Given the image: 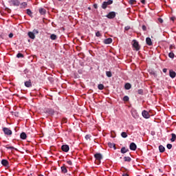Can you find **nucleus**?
<instances>
[{"instance_id": "nucleus-1", "label": "nucleus", "mask_w": 176, "mask_h": 176, "mask_svg": "<svg viewBox=\"0 0 176 176\" xmlns=\"http://www.w3.org/2000/svg\"><path fill=\"white\" fill-rule=\"evenodd\" d=\"M113 3V1L112 0H108L107 1H104L101 6L102 9H107L109 5H112Z\"/></svg>"}, {"instance_id": "nucleus-2", "label": "nucleus", "mask_w": 176, "mask_h": 176, "mask_svg": "<svg viewBox=\"0 0 176 176\" xmlns=\"http://www.w3.org/2000/svg\"><path fill=\"white\" fill-rule=\"evenodd\" d=\"M3 131L6 135H12V130L9 129V128H3Z\"/></svg>"}, {"instance_id": "nucleus-3", "label": "nucleus", "mask_w": 176, "mask_h": 176, "mask_svg": "<svg viewBox=\"0 0 176 176\" xmlns=\"http://www.w3.org/2000/svg\"><path fill=\"white\" fill-rule=\"evenodd\" d=\"M142 115L143 118H144V119H149V118H151V114H149V112H148L146 110H144L142 112Z\"/></svg>"}, {"instance_id": "nucleus-4", "label": "nucleus", "mask_w": 176, "mask_h": 176, "mask_svg": "<svg viewBox=\"0 0 176 176\" xmlns=\"http://www.w3.org/2000/svg\"><path fill=\"white\" fill-rule=\"evenodd\" d=\"M106 17H107V19H115V17H116V12H110L107 16Z\"/></svg>"}, {"instance_id": "nucleus-5", "label": "nucleus", "mask_w": 176, "mask_h": 176, "mask_svg": "<svg viewBox=\"0 0 176 176\" xmlns=\"http://www.w3.org/2000/svg\"><path fill=\"white\" fill-rule=\"evenodd\" d=\"M67 168V167L65 165V164H63V166L60 167L61 172L63 173V174H67V173H68V169Z\"/></svg>"}, {"instance_id": "nucleus-6", "label": "nucleus", "mask_w": 176, "mask_h": 176, "mask_svg": "<svg viewBox=\"0 0 176 176\" xmlns=\"http://www.w3.org/2000/svg\"><path fill=\"white\" fill-rule=\"evenodd\" d=\"M133 47L135 49L137 52L140 50V44H138V41L135 40H133Z\"/></svg>"}, {"instance_id": "nucleus-7", "label": "nucleus", "mask_w": 176, "mask_h": 176, "mask_svg": "<svg viewBox=\"0 0 176 176\" xmlns=\"http://www.w3.org/2000/svg\"><path fill=\"white\" fill-rule=\"evenodd\" d=\"M61 149L63 152H68L69 151V146L67 144L62 145Z\"/></svg>"}, {"instance_id": "nucleus-8", "label": "nucleus", "mask_w": 176, "mask_h": 176, "mask_svg": "<svg viewBox=\"0 0 176 176\" xmlns=\"http://www.w3.org/2000/svg\"><path fill=\"white\" fill-rule=\"evenodd\" d=\"M129 148L131 151H135L137 149V144H135L134 142L131 143Z\"/></svg>"}, {"instance_id": "nucleus-9", "label": "nucleus", "mask_w": 176, "mask_h": 176, "mask_svg": "<svg viewBox=\"0 0 176 176\" xmlns=\"http://www.w3.org/2000/svg\"><path fill=\"white\" fill-rule=\"evenodd\" d=\"M146 43L148 45V46H152V45H153V43H152V39H151L149 37L146 38Z\"/></svg>"}, {"instance_id": "nucleus-10", "label": "nucleus", "mask_w": 176, "mask_h": 176, "mask_svg": "<svg viewBox=\"0 0 176 176\" xmlns=\"http://www.w3.org/2000/svg\"><path fill=\"white\" fill-rule=\"evenodd\" d=\"M13 6H20V1L19 0H11Z\"/></svg>"}, {"instance_id": "nucleus-11", "label": "nucleus", "mask_w": 176, "mask_h": 176, "mask_svg": "<svg viewBox=\"0 0 176 176\" xmlns=\"http://www.w3.org/2000/svg\"><path fill=\"white\" fill-rule=\"evenodd\" d=\"M1 164L4 167H8L9 166V162H8L7 160H1Z\"/></svg>"}, {"instance_id": "nucleus-12", "label": "nucleus", "mask_w": 176, "mask_h": 176, "mask_svg": "<svg viewBox=\"0 0 176 176\" xmlns=\"http://www.w3.org/2000/svg\"><path fill=\"white\" fill-rule=\"evenodd\" d=\"M38 12L42 16H45V14H46V9L45 8H40L38 9Z\"/></svg>"}, {"instance_id": "nucleus-13", "label": "nucleus", "mask_w": 176, "mask_h": 176, "mask_svg": "<svg viewBox=\"0 0 176 176\" xmlns=\"http://www.w3.org/2000/svg\"><path fill=\"white\" fill-rule=\"evenodd\" d=\"M94 157L100 162L102 159V155L100 153H96L94 155Z\"/></svg>"}, {"instance_id": "nucleus-14", "label": "nucleus", "mask_w": 176, "mask_h": 176, "mask_svg": "<svg viewBox=\"0 0 176 176\" xmlns=\"http://www.w3.org/2000/svg\"><path fill=\"white\" fill-rule=\"evenodd\" d=\"M169 76H170L172 78V79H174V78H175V76H176L175 72H174L173 70H170L169 71Z\"/></svg>"}, {"instance_id": "nucleus-15", "label": "nucleus", "mask_w": 176, "mask_h": 176, "mask_svg": "<svg viewBox=\"0 0 176 176\" xmlns=\"http://www.w3.org/2000/svg\"><path fill=\"white\" fill-rule=\"evenodd\" d=\"M111 42H112V38H106L104 41V43H105V45H110Z\"/></svg>"}, {"instance_id": "nucleus-16", "label": "nucleus", "mask_w": 176, "mask_h": 176, "mask_svg": "<svg viewBox=\"0 0 176 176\" xmlns=\"http://www.w3.org/2000/svg\"><path fill=\"white\" fill-rule=\"evenodd\" d=\"M25 86L26 87H31L32 86V84L31 83V80L25 82Z\"/></svg>"}, {"instance_id": "nucleus-17", "label": "nucleus", "mask_w": 176, "mask_h": 176, "mask_svg": "<svg viewBox=\"0 0 176 176\" xmlns=\"http://www.w3.org/2000/svg\"><path fill=\"white\" fill-rule=\"evenodd\" d=\"M28 36L30 39H34L35 38V34L32 32H29Z\"/></svg>"}, {"instance_id": "nucleus-18", "label": "nucleus", "mask_w": 176, "mask_h": 176, "mask_svg": "<svg viewBox=\"0 0 176 176\" xmlns=\"http://www.w3.org/2000/svg\"><path fill=\"white\" fill-rule=\"evenodd\" d=\"M20 137H21V140H26L27 134L25 132H23L21 133Z\"/></svg>"}, {"instance_id": "nucleus-19", "label": "nucleus", "mask_w": 176, "mask_h": 176, "mask_svg": "<svg viewBox=\"0 0 176 176\" xmlns=\"http://www.w3.org/2000/svg\"><path fill=\"white\" fill-rule=\"evenodd\" d=\"M129 152V148H126V147L123 146L121 148V153H127Z\"/></svg>"}, {"instance_id": "nucleus-20", "label": "nucleus", "mask_w": 176, "mask_h": 176, "mask_svg": "<svg viewBox=\"0 0 176 176\" xmlns=\"http://www.w3.org/2000/svg\"><path fill=\"white\" fill-rule=\"evenodd\" d=\"M159 151L161 153H163V152H164V151H166V148L163 146V145H160Z\"/></svg>"}, {"instance_id": "nucleus-21", "label": "nucleus", "mask_w": 176, "mask_h": 176, "mask_svg": "<svg viewBox=\"0 0 176 176\" xmlns=\"http://www.w3.org/2000/svg\"><path fill=\"white\" fill-rule=\"evenodd\" d=\"M47 113H49V115H54V110L52 109H49L46 111Z\"/></svg>"}, {"instance_id": "nucleus-22", "label": "nucleus", "mask_w": 176, "mask_h": 176, "mask_svg": "<svg viewBox=\"0 0 176 176\" xmlns=\"http://www.w3.org/2000/svg\"><path fill=\"white\" fill-rule=\"evenodd\" d=\"M172 138L170 139L171 142H175L176 140V135L175 133H171Z\"/></svg>"}, {"instance_id": "nucleus-23", "label": "nucleus", "mask_w": 176, "mask_h": 176, "mask_svg": "<svg viewBox=\"0 0 176 176\" xmlns=\"http://www.w3.org/2000/svg\"><path fill=\"white\" fill-rule=\"evenodd\" d=\"M108 146L109 148H113L115 150L116 149V146L115 145V144L111 143V142H109L108 143Z\"/></svg>"}, {"instance_id": "nucleus-24", "label": "nucleus", "mask_w": 176, "mask_h": 176, "mask_svg": "<svg viewBox=\"0 0 176 176\" xmlns=\"http://www.w3.org/2000/svg\"><path fill=\"white\" fill-rule=\"evenodd\" d=\"M21 9H25L27 8V2H23L21 4Z\"/></svg>"}, {"instance_id": "nucleus-25", "label": "nucleus", "mask_w": 176, "mask_h": 176, "mask_svg": "<svg viewBox=\"0 0 176 176\" xmlns=\"http://www.w3.org/2000/svg\"><path fill=\"white\" fill-rule=\"evenodd\" d=\"M50 39H52V41H56V39H57V35L54 34H51Z\"/></svg>"}, {"instance_id": "nucleus-26", "label": "nucleus", "mask_w": 176, "mask_h": 176, "mask_svg": "<svg viewBox=\"0 0 176 176\" xmlns=\"http://www.w3.org/2000/svg\"><path fill=\"white\" fill-rule=\"evenodd\" d=\"M124 87L126 90H130V89H131V85L130 83H126L125 84Z\"/></svg>"}, {"instance_id": "nucleus-27", "label": "nucleus", "mask_w": 176, "mask_h": 176, "mask_svg": "<svg viewBox=\"0 0 176 176\" xmlns=\"http://www.w3.org/2000/svg\"><path fill=\"white\" fill-rule=\"evenodd\" d=\"M168 57L170 58H174V57H175V54H174L173 51H170V52L168 54Z\"/></svg>"}, {"instance_id": "nucleus-28", "label": "nucleus", "mask_w": 176, "mask_h": 176, "mask_svg": "<svg viewBox=\"0 0 176 176\" xmlns=\"http://www.w3.org/2000/svg\"><path fill=\"white\" fill-rule=\"evenodd\" d=\"M26 12L28 16H30V17H32V11H31V10L28 9L26 10Z\"/></svg>"}, {"instance_id": "nucleus-29", "label": "nucleus", "mask_w": 176, "mask_h": 176, "mask_svg": "<svg viewBox=\"0 0 176 176\" xmlns=\"http://www.w3.org/2000/svg\"><path fill=\"white\" fill-rule=\"evenodd\" d=\"M124 161L130 162H131V157H124Z\"/></svg>"}, {"instance_id": "nucleus-30", "label": "nucleus", "mask_w": 176, "mask_h": 176, "mask_svg": "<svg viewBox=\"0 0 176 176\" xmlns=\"http://www.w3.org/2000/svg\"><path fill=\"white\" fill-rule=\"evenodd\" d=\"M106 75L107 78H112V72H106Z\"/></svg>"}, {"instance_id": "nucleus-31", "label": "nucleus", "mask_w": 176, "mask_h": 176, "mask_svg": "<svg viewBox=\"0 0 176 176\" xmlns=\"http://www.w3.org/2000/svg\"><path fill=\"white\" fill-rule=\"evenodd\" d=\"M104 85L102 84H99L98 86V88L99 90H104Z\"/></svg>"}, {"instance_id": "nucleus-32", "label": "nucleus", "mask_w": 176, "mask_h": 176, "mask_svg": "<svg viewBox=\"0 0 176 176\" xmlns=\"http://www.w3.org/2000/svg\"><path fill=\"white\" fill-rule=\"evenodd\" d=\"M121 136L122 138H127V133L126 132H122Z\"/></svg>"}, {"instance_id": "nucleus-33", "label": "nucleus", "mask_w": 176, "mask_h": 176, "mask_svg": "<svg viewBox=\"0 0 176 176\" xmlns=\"http://www.w3.org/2000/svg\"><path fill=\"white\" fill-rule=\"evenodd\" d=\"M16 57L17 58H23V57H24V55H23V54L21 53H19L17 54Z\"/></svg>"}, {"instance_id": "nucleus-34", "label": "nucleus", "mask_w": 176, "mask_h": 176, "mask_svg": "<svg viewBox=\"0 0 176 176\" xmlns=\"http://www.w3.org/2000/svg\"><path fill=\"white\" fill-rule=\"evenodd\" d=\"M34 35H37V34H39V31L36 29H34L33 32H32Z\"/></svg>"}, {"instance_id": "nucleus-35", "label": "nucleus", "mask_w": 176, "mask_h": 176, "mask_svg": "<svg viewBox=\"0 0 176 176\" xmlns=\"http://www.w3.org/2000/svg\"><path fill=\"white\" fill-rule=\"evenodd\" d=\"M123 100H124V101L127 102V101H129V100H130V98H129V96H124Z\"/></svg>"}, {"instance_id": "nucleus-36", "label": "nucleus", "mask_w": 176, "mask_h": 176, "mask_svg": "<svg viewBox=\"0 0 176 176\" xmlns=\"http://www.w3.org/2000/svg\"><path fill=\"white\" fill-rule=\"evenodd\" d=\"M173 49H175V45H170L169 46V50H170V52L173 50Z\"/></svg>"}, {"instance_id": "nucleus-37", "label": "nucleus", "mask_w": 176, "mask_h": 176, "mask_svg": "<svg viewBox=\"0 0 176 176\" xmlns=\"http://www.w3.org/2000/svg\"><path fill=\"white\" fill-rule=\"evenodd\" d=\"M135 2H137L135 0H130L129 1L130 5H134V3H135Z\"/></svg>"}, {"instance_id": "nucleus-38", "label": "nucleus", "mask_w": 176, "mask_h": 176, "mask_svg": "<svg viewBox=\"0 0 176 176\" xmlns=\"http://www.w3.org/2000/svg\"><path fill=\"white\" fill-rule=\"evenodd\" d=\"M48 80H50V82H54V80L53 79V77H51V76L48 77Z\"/></svg>"}, {"instance_id": "nucleus-39", "label": "nucleus", "mask_w": 176, "mask_h": 176, "mask_svg": "<svg viewBox=\"0 0 176 176\" xmlns=\"http://www.w3.org/2000/svg\"><path fill=\"white\" fill-rule=\"evenodd\" d=\"M166 146H167V148H168V149H171V148H173V144H168Z\"/></svg>"}, {"instance_id": "nucleus-40", "label": "nucleus", "mask_w": 176, "mask_h": 176, "mask_svg": "<svg viewBox=\"0 0 176 176\" xmlns=\"http://www.w3.org/2000/svg\"><path fill=\"white\" fill-rule=\"evenodd\" d=\"M6 149H11V150H13V149H16L14 146H6Z\"/></svg>"}, {"instance_id": "nucleus-41", "label": "nucleus", "mask_w": 176, "mask_h": 176, "mask_svg": "<svg viewBox=\"0 0 176 176\" xmlns=\"http://www.w3.org/2000/svg\"><path fill=\"white\" fill-rule=\"evenodd\" d=\"M66 163H67V164H69V166H72V161H71V160H67L66 162Z\"/></svg>"}, {"instance_id": "nucleus-42", "label": "nucleus", "mask_w": 176, "mask_h": 176, "mask_svg": "<svg viewBox=\"0 0 176 176\" xmlns=\"http://www.w3.org/2000/svg\"><path fill=\"white\" fill-rule=\"evenodd\" d=\"M138 94H143L144 91H143L142 89H139V90L138 91Z\"/></svg>"}, {"instance_id": "nucleus-43", "label": "nucleus", "mask_w": 176, "mask_h": 176, "mask_svg": "<svg viewBox=\"0 0 176 176\" xmlns=\"http://www.w3.org/2000/svg\"><path fill=\"white\" fill-rule=\"evenodd\" d=\"M96 36H98V37L101 36V33H100V32H97L96 33Z\"/></svg>"}, {"instance_id": "nucleus-44", "label": "nucleus", "mask_w": 176, "mask_h": 176, "mask_svg": "<svg viewBox=\"0 0 176 176\" xmlns=\"http://www.w3.org/2000/svg\"><path fill=\"white\" fill-rule=\"evenodd\" d=\"M62 122H63V123H67V118H63L62 119Z\"/></svg>"}, {"instance_id": "nucleus-45", "label": "nucleus", "mask_w": 176, "mask_h": 176, "mask_svg": "<svg viewBox=\"0 0 176 176\" xmlns=\"http://www.w3.org/2000/svg\"><path fill=\"white\" fill-rule=\"evenodd\" d=\"M143 31H146V26H145V25H143L142 27Z\"/></svg>"}, {"instance_id": "nucleus-46", "label": "nucleus", "mask_w": 176, "mask_h": 176, "mask_svg": "<svg viewBox=\"0 0 176 176\" xmlns=\"http://www.w3.org/2000/svg\"><path fill=\"white\" fill-rule=\"evenodd\" d=\"M130 26H126L125 28H124V30H125V31H129V30H130Z\"/></svg>"}, {"instance_id": "nucleus-47", "label": "nucleus", "mask_w": 176, "mask_h": 176, "mask_svg": "<svg viewBox=\"0 0 176 176\" xmlns=\"http://www.w3.org/2000/svg\"><path fill=\"white\" fill-rule=\"evenodd\" d=\"M158 21L162 24L163 23V19L162 18H159Z\"/></svg>"}, {"instance_id": "nucleus-48", "label": "nucleus", "mask_w": 176, "mask_h": 176, "mask_svg": "<svg viewBox=\"0 0 176 176\" xmlns=\"http://www.w3.org/2000/svg\"><path fill=\"white\" fill-rule=\"evenodd\" d=\"M140 2L143 4L145 5V3H146L145 0H140Z\"/></svg>"}, {"instance_id": "nucleus-49", "label": "nucleus", "mask_w": 176, "mask_h": 176, "mask_svg": "<svg viewBox=\"0 0 176 176\" xmlns=\"http://www.w3.org/2000/svg\"><path fill=\"white\" fill-rule=\"evenodd\" d=\"M90 135H85V138L87 139V140H90Z\"/></svg>"}, {"instance_id": "nucleus-50", "label": "nucleus", "mask_w": 176, "mask_h": 176, "mask_svg": "<svg viewBox=\"0 0 176 176\" xmlns=\"http://www.w3.org/2000/svg\"><path fill=\"white\" fill-rule=\"evenodd\" d=\"M151 74L152 75H153V76H157V75L156 74V72H152Z\"/></svg>"}, {"instance_id": "nucleus-51", "label": "nucleus", "mask_w": 176, "mask_h": 176, "mask_svg": "<svg viewBox=\"0 0 176 176\" xmlns=\"http://www.w3.org/2000/svg\"><path fill=\"white\" fill-rule=\"evenodd\" d=\"M9 38H13V33H10L9 34Z\"/></svg>"}, {"instance_id": "nucleus-52", "label": "nucleus", "mask_w": 176, "mask_h": 176, "mask_svg": "<svg viewBox=\"0 0 176 176\" xmlns=\"http://www.w3.org/2000/svg\"><path fill=\"white\" fill-rule=\"evenodd\" d=\"M94 8L95 9H97V8H98V6H97V4H94Z\"/></svg>"}, {"instance_id": "nucleus-53", "label": "nucleus", "mask_w": 176, "mask_h": 176, "mask_svg": "<svg viewBox=\"0 0 176 176\" xmlns=\"http://www.w3.org/2000/svg\"><path fill=\"white\" fill-rule=\"evenodd\" d=\"M163 72L164 73V74H166V72H167V69H163Z\"/></svg>"}, {"instance_id": "nucleus-54", "label": "nucleus", "mask_w": 176, "mask_h": 176, "mask_svg": "<svg viewBox=\"0 0 176 176\" xmlns=\"http://www.w3.org/2000/svg\"><path fill=\"white\" fill-rule=\"evenodd\" d=\"M170 20H172V21H174L175 20V17H171Z\"/></svg>"}, {"instance_id": "nucleus-55", "label": "nucleus", "mask_w": 176, "mask_h": 176, "mask_svg": "<svg viewBox=\"0 0 176 176\" xmlns=\"http://www.w3.org/2000/svg\"><path fill=\"white\" fill-rule=\"evenodd\" d=\"M122 176H129V174H127V173H123V174H122Z\"/></svg>"}, {"instance_id": "nucleus-56", "label": "nucleus", "mask_w": 176, "mask_h": 176, "mask_svg": "<svg viewBox=\"0 0 176 176\" xmlns=\"http://www.w3.org/2000/svg\"><path fill=\"white\" fill-rule=\"evenodd\" d=\"M15 116H19V113H15Z\"/></svg>"}, {"instance_id": "nucleus-57", "label": "nucleus", "mask_w": 176, "mask_h": 176, "mask_svg": "<svg viewBox=\"0 0 176 176\" xmlns=\"http://www.w3.org/2000/svg\"><path fill=\"white\" fill-rule=\"evenodd\" d=\"M88 9H89V10H91V8H88Z\"/></svg>"}, {"instance_id": "nucleus-58", "label": "nucleus", "mask_w": 176, "mask_h": 176, "mask_svg": "<svg viewBox=\"0 0 176 176\" xmlns=\"http://www.w3.org/2000/svg\"><path fill=\"white\" fill-rule=\"evenodd\" d=\"M38 176H43V175H38Z\"/></svg>"}, {"instance_id": "nucleus-59", "label": "nucleus", "mask_w": 176, "mask_h": 176, "mask_svg": "<svg viewBox=\"0 0 176 176\" xmlns=\"http://www.w3.org/2000/svg\"><path fill=\"white\" fill-rule=\"evenodd\" d=\"M59 1H64V0H58Z\"/></svg>"}]
</instances>
